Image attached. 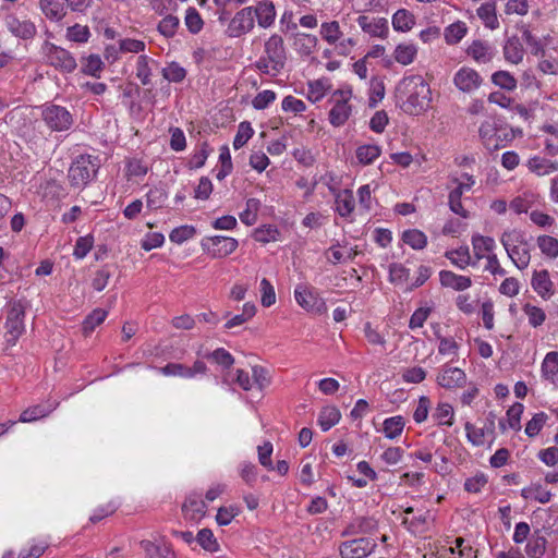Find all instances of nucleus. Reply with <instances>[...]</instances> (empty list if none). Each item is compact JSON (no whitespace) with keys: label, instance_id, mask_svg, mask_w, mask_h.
<instances>
[{"label":"nucleus","instance_id":"f257e3e1","mask_svg":"<svg viewBox=\"0 0 558 558\" xmlns=\"http://www.w3.org/2000/svg\"><path fill=\"white\" fill-rule=\"evenodd\" d=\"M400 92L405 95L402 110L411 116L426 111L432 101L429 85L420 75L405 77L400 84Z\"/></svg>","mask_w":558,"mask_h":558},{"label":"nucleus","instance_id":"f03ea898","mask_svg":"<svg viewBox=\"0 0 558 558\" xmlns=\"http://www.w3.org/2000/svg\"><path fill=\"white\" fill-rule=\"evenodd\" d=\"M287 52L282 36L271 35L264 45V56L256 61V68L264 74L277 76L284 68Z\"/></svg>","mask_w":558,"mask_h":558},{"label":"nucleus","instance_id":"7ed1b4c3","mask_svg":"<svg viewBox=\"0 0 558 558\" xmlns=\"http://www.w3.org/2000/svg\"><path fill=\"white\" fill-rule=\"evenodd\" d=\"M500 242L519 270L527 268L531 262V245L524 232L518 229L506 230L500 236Z\"/></svg>","mask_w":558,"mask_h":558},{"label":"nucleus","instance_id":"20e7f679","mask_svg":"<svg viewBox=\"0 0 558 558\" xmlns=\"http://www.w3.org/2000/svg\"><path fill=\"white\" fill-rule=\"evenodd\" d=\"M352 97L350 89H338L336 90L330 101L333 104L329 111V122L331 125L339 128L343 125L352 113V107L349 100Z\"/></svg>","mask_w":558,"mask_h":558},{"label":"nucleus","instance_id":"39448f33","mask_svg":"<svg viewBox=\"0 0 558 558\" xmlns=\"http://www.w3.org/2000/svg\"><path fill=\"white\" fill-rule=\"evenodd\" d=\"M41 119L46 125L54 132L68 131L73 124V117L70 111L59 105H46L41 109Z\"/></svg>","mask_w":558,"mask_h":558},{"label":"nucleus","instance_id":"423d86ee","mask_svg":"<svg viewBox=\"0 0 558 558\" xmlns=\"http://www.w3.org/2000/svg\"><path fill=\"white\" fill-rule=\"evenodd\" d=\"M97 169L96 159L92 156H80L69 169V179L72 185L84 186L95 177Z\"/></svg>","mask_w":558,"mask_h":558},{"label":"nucleus","instance_id":"0eeeda50","mask_svg":"<svg viewBox=\"0 0 558 558\" xmlns=\"http://www.w3.org/2000/svg\"><path fill=\"white\" fill-rule=\"evenodd\" d=\"M24 316H25V307L19 301L14 302L8 313L7 316V342L14 345L19 337L24 331Z\"/></svg>","mask_w":558,"mask_h":558},{"label":"nucleus","instance_id":"6e6552de","mask_svg":"<svg viewBox=\"0 0 558 558\" xmlns=\"http://www.w3.org/2000/svg\"><path fill=\"white\" fill-rule=\"evenodd\" d=\"M238 244L235 239L222 235L208 236L202 241L203 250L214 258H222L232 254Z\"/></svg>","mask_w":558,"mask_h":558},{"label":"nucleus","instance_id":"1a4fd4ad","mask_svg":"<svg viewBox=\"0 0 558 558\" xmlns=\"http://www.w3.org/2000/svg\"><path fill=\"white\" fill-rule=\"evenodd\" d=\"M375 547L376 543L373 539L361 537L341 543L339 551L342 558H364L368 556Z\"/></svg>","mask_w":558,"mask_h":558},{"label":"nucleus","instance_id":"9d476101","mask_svg":"<svg viewBox=\"0 0 558 558\" xmlns=\"http://www.w3.org/2000/svg\"><path fill=\"white\" fill-rule=\"evenodd\" d=\"M47 62L53 68L71 73L76 69V61L65 49L51 45L47 51Z\"/></svg>","mask_w":558,"mask_h":558},{"label":"nucleus","instance_id":"9b49d317","mask_svg":"<svg viewBox=\"0 0 558 558\" xmlns=\"http://www.w3.org/2000/svg\"><path fill=\"white\" fill-rule=\"evenodd\" d=\"M294 298L298 304L306 311H312L318 314L327 311L325 301L318 298L312 290H308L305 286H298L294 290Z\"/></svg>","mask_w":558,"mask_h":558},{"label":"nucleus","instance_id":"f8f14e48","mask_svg":"<svg viewBox=\"0 0 558 558\" xmlns=\"http://www.w3.org/2000/svg\"><path fill=\"white\" fill-rule=\"evenodd\" d=\"M496 415L489 412L483 427H476L470 422L464 425L466 437L474 446H483L487 436L493 437L495 432Z\"/></svg>","mask_w":558,"mask_h":558},{"label":"nucleus","instance_id":"ddd939ff","mask_svg":"<svg viewBox=\"0 0 558 558\" xmlns=\"http://www.w3.org/2000/svg\"><path fill=\"white\" fill-rule=\"evenodd\" d=\"M254 27L253 7H246L235 13L228 26L230 37H240Z\"/></svg>","mask_w":558,"mask_h":558},{"label":"nucleus","instance_id":"4468645a","mask_svg":"<svg viewBox=\"0 0 558 558\" xmlns=\"http://www.w3.org/2000/svg\"><path fill=\"white\" fill-rule=\"evenodd\" d=\"M483 78L472 68L463 66L453 76L454 86L462 93L470 94L482 85Z\"/></svg>","mask_w":558,"mask_h":558},{"label":"nucleus","instance_id":"2eb2a0df","mask_svg":"<svg viewBox=\"0 0 558 558\" xmlns=\"http://www.w3.org/2000/svg\"><path fill=\"white\" fill-rule=\"evenodd\" d=\"M5 24L9 32L21 39H32L36 33V25L27 19H19L15 15H9L5 19Z\"/></svg>","mask_w":558,"mask_h":558},{"label":"nucleus","instance_id":"dca6fc26","mask_svg":"<svg viewBox=\"0 0 558 558\" xmlns=\"http://www.w3.org/2000/svg\"><path fill=\"white\" fill-rule=\"evenodd\" d=\"M531 286L543 300H549L555 293L554 282L546 269L533 272Z\"/></svg>","mask_w":558,"mask_h":558},{"label":"nucleus","instance_id":"f3484780","mask_svg":"<svg viewBox=\"0 0 558 558\" xmlns=\"http://www.w3.org/2000/svg\"><path fill=\"white\" fill-rule=\"evenodd\" d=\"M357 24L367 34L375 37H385L388 34V22L383 17H371L367 15H360Z\"/></svg>","mask_w":558,"mask_h":558},{"label":"nucleus","instance_id":"a211bd4d","mask_svg":"<svg viewBox=\"0 0 558 558\" xmlns=\"http://www.w3.org/2000/svg\"><path fill=\"white\" fill-rule=\"evenodd\" d=\"M437 383L446 389L459 388L466 383V375L459 367H447L437 376Z\"/></svg>","mask_w":558,"mask_h":558},{"label":"nucleus","instance_id":"6ab92c4d","mask_svg":"<svg viewBox=\"0 0 558 558\" xmlns=\"http://www.w3.org/2000/svg\"><path fill=\"white\" fill-rule=\"evenodd\" d=\"M256 16L257 23L263 28L270 27L276 19V8L270 0H260L253 7V16Z\"/></svg>","mask_w":558,"mask_h":558},{"label":"nucleus","instance_id":"aec40b11","mask_svg":"<svg viewBox=\"0 0 558 558\" xmlns=\"http://www.w3.org/2000/svg\"><path fill=\"white\" fill-rule=\"evenodd\" d=\"M182 512L189 520H199L205 515L206 504L199 494H191L182 505Z\"/></svg>","mask_w":558,"mask_h":558},{"label":"nucleus","instance_id":"412c9836","mask_svg":"<svg viewBox=\"0 0 558 558\" xmlns=\"http://www.w3.org/2000/svg\"><path fill=\"white\" fill-rule=\"evenodd\" d=\"M39 8L43 14L51 22H61L66 15L64 0H40Z\"/></svg>","mask_w":558,"mask_h":558},{"label":"nucleus","instance_id":"4be33fe9","mask_svg":"<svg viewBox=\"0 0 558 558\" xmlns=\"http://www.w3.org/2000/svg\"><path fill=\"white\" fill-rule=\"evenodd\" d=\"M440 284L445 288H451L456 291H464L472 286V279L466 276L457 275L450 270L439 272Z\"/></svg>","mask_w":558,"mask_h":558},{"label":"nucleus","instance_id":"5701e85b","mask_svg":"<svg viewBox=\"0 0 558 558\" xmlns=\"http://www.w3.org/2000/svg\"><path fill=\"white\" fill-rule=\"evenodd\" d=\"M524 48L518 36H511L507 39L504 46L505 59L513 64H519L524 57Z\"/></svg>","mask_w":558,"mask_h":558},{"label":"nucleus","instance_id":"b1692460","mask_svg":"<svg viewBox=\"0 0 558 558\" xmlns=\"http://www.w3.org/2000/svg\"><path fill=\"white\" fill-rule=\"evenodd\" d=\"M377 523L373 518L360 517L354 519L342 532L343 536L367 534L375 531Z\"/></svg>","mask_w":558,"mask_h":558},{"label":"nucleus","instance_id":"393cba45","mask_svg":"<svg viewBox=\"0 0 558 558\" xmlns=\"http://www.w3.org/2000/svg\"><path fill=\"white\" fill-rule=\"evenodd\" d=\"M495 240L490 236H484L481 234H475L472 236V246L474 252V262H478L483 258H486L488 254H494L493 251L495 248Z\"/></svg>","mask_w":558,"mask_h":558},{"label":"nucleus","instance_id":"a878e982","mask_svg":"<svg viewBox=\"0 0 558 558\" xmlns=\"http://www.w3.org/2000/svg\"><path fill=\"white\" fill-rule=\"evenodd\" d=\"M526 166L531 172L539 177L558 171V161H553L539 156L530 158Z\"/></svg>","mask_w":558,"mask_h":558},{"label":"nucleus","instance_id":"bb28decb","mask_svg":"<svg viewBox=\"0 0 558 558\" xmlns=\"http://www.w3.org/2000/svg\"><path fill=\"white\" fill-rule=\"evenodd\" d=\"M318 39L315 35L306 33H298L294 36V47L302 57H308L316 49Z\"/></svg>","mask_w":558,"mask_h":558},{"label":"nucleus","instance_id":"cd10ccee","mask_svg":"<svg viewBox=\"0 0 558 558\" xmlns=\"http://www.w3.org/2000/svg\"><path fill=\"white\" fill-rule=\"evenodd\" d=\"M523 404L520 402L511 405L507 411V422L504 420L499 421V428L502 433L507 430V427L519 430L521 428L520 420L523 413Z\"/></svg>","mask_w":558,"mask_h":558},{"label":"nucleus","instance_id":"c85d7f7f","mask_svg":"<svg viewBox=\"0 0 558 558\" xmlns=\"http://www.w3.org/2000/svg\"><path fill=\"white\" fill-rule=\"evenodd\" d=\"M468 54L481 63H487L494 57L492 47L487 43L481 40H474L470 45L468 48Z\"/></svg>","mask_w":558,"mask_h":558},{"label":"nucleus","instance_id":"c756f323","mask_svg":"<svg viewBox=\"0 0 558 558\" xmlns=\"http://www.w3.org/2000/svg\"><path fill=\"white\" fill-rule=\"evenodd\" d=\"M445 256L460 269H465L470 265H476V262H472L468 246H460L457 250L447 251Z\"/></svg>","mask_w":558,"mask_h":558},{"label":"nucleus","instance_id":"7c9ffc66","mask_svg":"<svg viewBox=\"0 0 558 558\" xmlns=\"http://www.w3.org/2000/svg\"><path fill=\"white\" fill-rule=\"evenodd\" d=\"M542 375L555 384L558 380V352H548L542 363Z\"/></svg>","mask_w":558,"mask_h":558},{"label":"nucleus","instance_id":"2f4dec72","mask_svg":"<svg viewBox=\"0 0 558 558\" xmlns=\"http://www.w3.org/2000/svg\"><path fill=\"white\" fill-rule=\"evenodd\" d=\"M141 547L146 554V558H175L173 550L167 545H157L150 541H142Z\"/></svg>","mask_w":558,"mask_h":558},{"label":"nucleus","instance_id":"473e14b6","mask_svg":"<svg viewBox=\"0 0 558 558\" xmlns=\"http://www.w3.org/2000/svg\"><path fill=\"white\" fill-rule=\"evenodd\" d=\"M354 209V197L350 190H343L336 194V210L341 217H348Z\"/></svg>","mask_w":558,"mask_h":558},{"label":"nucleus","instance_id":"72a5a7b5","mask_svg":"<svg viewBox=\"0 0 558 558\" xmlns=\"http://www.w3.org/2000/svg\"><path fill=\"white\" fill-rule=\"evenodd\" d=\"M53 409H54L53 405H43V404L29 407L21 413L19 421L22 423L35 422L39 418H43V417H46L47 415H49L53 411Z\"/></svg>","mask_w":558,"mask_h":558},{"label":"nucleus","instance_id":"f704fd0d","mask_svg":"<svg viewBox=\"0 0 558 558\" xmlns=\"http://www.w3.org/2000/svg\"><path fill=\"white\" fill-rule=\"evenodd\" d=\"M341 414L336 407H325L319 412L318 424L324 432L329 430L332 426L338 424Z\"/></svg>","mask_w":558,"mask_h":558},{"label":"nucleus","instance_id":"c9c22d12","mask_svg":"<svg viewBox=\"0 0 558 558\" xmlns=\"http://www.w3.org/2000/svg\"><path fill=\"white\" fill-rule=\"evenodd\" d=\"M477 15L486 27L495 29L499 26L496 14V5L494 2H486L481 4V7L477 9Z\"/></svg>","mask_w":558,"mask_h":558},{"label":"nucleus","instance_id":"e433bc0d","mask_svg":"<svg viewBox=\"0 0 558 558\" xmlns=\"http://www.w3.org/2000/svg\"><path fill=\"white\" fill-rule=\"evenodd\" d=\"M524 499H533L541 504H547L551 498V493L545 489L541 484H531L521 490Z\"/></svg>","mask_w":558,"mask_h":558},{"label":"nucleus","instance_id":"4c0bfd02","mask_svg":"<svg viewBox=\"0 0 558 558\" xmlns=\"http://www.w3.org/2000/svg\"><path fill=\"white\" fill-rule=\"evenodd\" d=\"M536 243L542 254L550 259L558 257V239L551 235H539L536 239Z\"/></svg>","mask_w":558,"mask_h":558},{"label":"nucleus","instance_id":"58836bf2","mask_svg":"<svg viewBox=\"0 0 558 558\" xmlns=\"http://www.w3.org/2000/svg\"><path fill=\"white\" fill-rule=\"evenodd\" d=\"M256 314V306L254 303H245L242 308V313L234 315L230 318L226 324L225 328L232 329L234 327L241 326L252 319Z\"/></svg>","mask_w":558,"mask_h":558},{"label":"nucleus","instance_id":"ea45409f","mask_svg":"<svg viewBox=\"0 0 558 558\" xmlns=\"http://www.w3.org/2000/svg\"><path fill=\"white\" fill-rule=\"evenodd\" d=\"M414 23V15L404 9L398 10L392 16V26L396 31H410Z\"/></svg>","mask_w":558,"mask_h":558},{"label":"nucleus","instance_id":"a19ab883","mask_svg":"<svg viewBox=\"0 0 558 558\" xmlns=\"http://www.w3.org/2000/svg\"><path fill=\"white\" fill-rule=\"evenodd\" d=\"M404 424V418L400 415L386 418L384 421L383 432L387 438L395 439L401 435Z\"/></svg>","mask_w":558,"mask_h":558},{"label":"nucleus","instance_id":"79ce46f5","mask_svg":"<svg viewBox=\"0 0 558 558\" xmlns=\"http://www.w3.org/2000/svg\"><path fill=\"white\" fill-rule=\"evenodd\" d=\"M320 36L329 45L336 44L342 36L339 23L337 21L323 23L320 25Z\"/></svg>","mask_w":558,"mask_h":558},{"label":"nucleus","instance_id":"37998d69","mask_svg":"<svg viewBox=\"0 0 558 558\" xmlns=\"http://www.w3.org/2000/svg\"><path fill=\"white\" fill-rule=\"evenodd\" d=\"M417 49L412 44H400L395 49V59L398 63L408 65L413 62Z\"/></svg>","mask_w":558,"mask_h":558},{"label":"nucleus","instance_id":"c03bdc74","mask_svg":"<svg viewBox=\"0 0 558 558\" xmlns=\"http://www.w3.org/2000/svg\"><path fill=\"white\" fill-rule=\"evenodd\" d=\"M402 240L405 244L411 246L414 250H422L427 244L426 235L416 229L407 230L402 234Z\"/></svg>","mask_w":558,"mask_h":558},{"label":"nucleus","instance_id":"a18cd8bd","mask_svg":"<svg viewBox=\"0 0 558 558\" xmlns=\"http://www.w3.org/2000/svg\"><path fill=\"white\" fill-rule=\"evenodd\" d=\"M380 153V147L377 145H362L356 148V158L362 165H371Z\"/></svg>","mask_w":558,"mask_h":558},{"label":"nucleus","instance_id":"49530a36","mask_svg":"<svg viewBox=\"0 0 558 558\" xmlns=\"http://www.w3.org/2000/svg\"><path fill=\"white\" fill-rule=\"evenodd\" d=\"M107 312L102 308L94 310L83 322V332L84 335H89L95 330L97 326L102 324L107 317Z\"/></svg>","mask_w":558,"mask_h":558},{"label":"nucleus","instance_id":"de8ad7c7","mask_svg":"<svg viewBox=\"0 0 558 558\" xmlns=\"http://www.w3.org/2000/svg\"><path fill=\"white\" fill-rule=\"evenodd\" d=\"M259 208V199L248 198L246 201V208L240 214L241 221L246 226H253L257 221V213Z\"/></svg>","mask_w":558,"mask_h":558},{"label":"nucleus","instance_id":"09e8293b","mask_svg":"<svg viewBox=\"0 0 558 558\" xmlns=\"http://www.w3.org/2000/svg\"><path fill=\"white\" fill-rule=\"evenodd\" d=\"M522 311L526 315L529 324L534 328L542 326L546 320L545 311L538 306L527 303L523 306Z\"/></svg>","mask_w":558,"mask_h":558},{"label":"nucleus","instance_id":"8fccbe9b","mask_svg":"<svg viewBox=\"0 0 558 558\" xmlns=\"http://www.w3.org/2000/svg\"><path fill=\"white\" fill-rule=\"evenodd\" d=\"M196 541L201 547L209 553H215L219 549L218 542L209 529H202L196 535Z\"/></svg>","mask_w":558,"mask_h":558},{"label":"nucleus","instance_id":"3c124183","mask_svg":"<svg viewBox=\"0 0 558 558\" xmlns=\"http://www.w3.org/2000/svg\"><path fill=\"white\" fill-rule=\"evenodd\" d=\"M492 82L508 92L517 88V80L508 71H497L492 75Z\"/></svg>","mask_w":558,"mask_h":558},{"label":"nucleus","instance_id":"603ef678","mask_svg":"<svg viewBox=\"0 0 558 558\" xmlns=\"http://www.w3.org/2000/svg\"><path fill=\"white\" fill-rule=\"evenodd\" d=\"M179 19L174 15L165 16L158 24V32L167 38L173 37L179 27Z\"/></svg>","mask_w":558,"mask_h":558},{"label":"nucleus","instance_id":"864d4df0","mask_svg":"<svg viewBox=\"0 0 558 558\" xmlns=\"http://www.w3.org/2000/svg\"><path fill=\"white\" fill-rule=\"evenodd\" d=\"M195 233H196V229L193 226L185 225V226L174 228L170 232L169 239L173 243L182 244L186 240L193 238Z\"/></svg>","mask_w":558,"mask_h":558},{"label":"nucleus","instance_id":"5fc2aeb1","mask_svg":"<svg viewBox=\"0 0 558 558\" xmlns=\"http://www.w3.org/2000/svg\"><path fill=\"white\" fill-rule=\"evenodd\" d=\"M254 131L251 126V123L247 121L241 122L238 128V133L233 141V147L239 149L243 147L247 141L253 136Z\"/></svg>","mask_w":558,"mask_h":558},{"label":"nucleus","instance_id":"6e6d98bb","mask_svg":"<svg viewBox=\"0 0 558 558\" xmlns=\"http://www.w3.org/2000/svg\"><path fill=\"white\" fill-rule=\"evenodd\" d=\"M439 425L451 426L453 424V409L448 403H439L434 413Z\"/></svg>","mask_w":558,"mask_h":558},{"label":"nucleus","instance_id":"4d7b16f0","mask_svg":"<svg viewBox=\"0 0 558 558\" xmlns=\"http://www.w3.org/2000/svg\"><path fill=\"white\" fill-rule=\"evenodd\" d=\"M210 151L211 149L209 148V145L206 142L202 143L198 150L192 155L189 161V167L191 169L202 168L205 165Z\"/></svg>","mask_w":558,"mask_h":558},{"label":"nucleus","instance_id":"13d9d810","mask_svg":"<svg viewBox=\"0 0 558 558\" xmlns=\"http://www.w3.org/2000/svg\"><path fill=\"white\" fill-rule=\"evenodd\" d=\"M548 415L544 412L536 413L526 424L525 434L529 437H535L538 435L543 426L545 425Z\"/></svg>","mask_w":558,"mask_h":558},{"label":"nucleus","instance_id":"bf43d9fd","mask_svg":"<svg viewBox=\"0 0 558 558\" xmlns=\"http://www.w3.org/2000/svg\"><path fill=\"white\" fill-rule=\"evenodd\" d=\"M162 76L169 82L180 83L185 78L186 71L178 63L172 62L162 69Z\"/></svg>","mask_w":558,"mask_h":558},{"label":"nucleus","instance_id":"052dcab7","mask_svg":"<svg viewBox=\"0 0 558 558\" xmlns=\"http://www.w3.org/2000/svg\"><path fill=\"white\" fill-rule=\"evenodd\" d=\"M104 69V62L101 61L98 54H90L87 57L85 64L82 68V71L85 74L99 77L100 72Z\"/></svg>","mask_w":558,"mask_h":558},{"label":"nucleus","instance_id":"680f3d73","mask_svg":"<svg viewBox=\"0 0 558 558\" xmlns=\"http://www.w3.org/2000/svg\"><path fill=\"white\" fill-rule=\"evenodd\" d=\"M253 236L257 242L268 243L278 239L279 231L272 226H263L254 231Z\"/></svg>","mask_w":558,"mask_h":558},{"label":"nucleus","instance_id":"e2e57ef3","mask_svg":"<svg viewBox=\"0 0 558 558\" xmlns=\"http://www.w3.org/2000/svg\"><path fill=\"white\" fill-rule=\"evenodd\" d=\"M136 76L143 85L150 84L151 71L148 65V57L140 56L136 62Z\"/></svg>","mask_w":558,"mask_h":558},{"label":"nucleus","instance_id":"0e129e2a","mask_svg":"<svg viewBox=\"0 0 558 558\" xmlns=\"http://www.w3.org/2000/svg\"><path fill=\"white\" fill-rule=\"evenodd\" d=\"M546 538L543 536L532 538L526 545V555L532 558L542 557L546 549Z\"/></svg>","mask_w":558,"mask_h":558},{"label":"nucleus","instance_id":"69168bd1","mask_svg":"<svg viewBox=\"0 0 558 558\" xmlns=\"http://www.w3.org/2000/svg\"><path fill=\"white\" fill-rule=\"evenodd\" d=\"M89 36V28L80 24L70 26L66 32L68 39L75 43H86Z\"/></svg>","mask_w":558,"mask_h":558},{"label":"nucleus","instance_id":"338daca9","mask_svg":"<svg viewBox=\"0 0 558 558\" xmlns=\"http://www.w3.org/2000/svg\"><path fill=\"white\" fill-rule=\"evenodd\" d=\"M260 292H262L260 302H262L263 306L269 307L272 304H275V302H276L275 289H274L272 284L270 283V281L266 278H263L260 280Z\"/></svg>","mask_w":558,"mask_h":558},{"label":"nucleus","instance_id":"774afa93","mask_svg":"<svg viewBox=\"0 0 558 558\" xmlns=\"http://www.w3.org/2000/svg\"><path fill=\"white\" fill-rule=\"evenodd\" d=\"M185 24L189 31L197 34L203 27V20L195 8H189L185 14Z\"/></svg>","mask_w":558,"mask_h":558}]
</instances>
